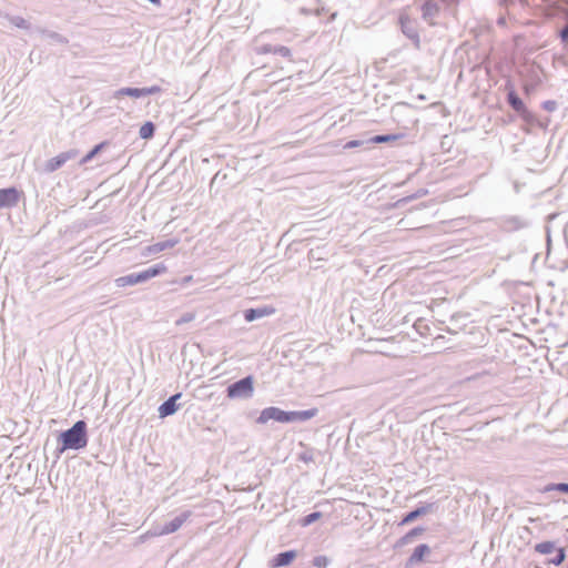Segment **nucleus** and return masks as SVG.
Here are the masks:
<instances>
[{
  "instance_id": "obj_1",
  "label": "nucleus",
  "mask_w": 568,
  "mask_h": 568,
  "mask_svg": "<svg viewBox=\"0 0 568 568\" xmlns=\"http://www.w3.org/2000/svg\"><path fill=\"white\" fill-rule=\"evenodd\" d=\"M88 425L84 420L75 422L70 428L58 436L57 458L65 450H80L88 445Z\"/></svg>"
},
{
  "instance_id": "obj_2",
  "label": "nucleus",
  "mask_w": 568,
  "mask_h": 568,
  "mask_svg": "<svg viewBox=\"0 0 568 568\" xmlns=\"http://www.w3.org/2000/svg\"><path fill=\"white\" fill-rule=\"evenodd\" d=\"M166 271V266L164 263H156L152 266L142 270L140 272L130 273L124 276H120L115 280V285L118 287L132 286L139 283H144L155 276L163 274Z\"/></svg>"
},
{
  "instance_id": "obj_3",
  "label": "nucleus",
  "mask_w": 568,
  "mask_h": 568,
  "mask_svg": "<svg viewBox=\"0 0 568 568\" xmlns=\"http://www.w3.org/2000/svg\"><path fill=\"white\" fill-rule=\"evenodd\" d=\"M254 393V381L253 376H245L232 384L226 388V395L229 398H250Z\"/></svg>"
},
{
  "instance_id": "obj_4",
  "label": "nucleus",
  "mask_w": 568,
  "mask_h": 568,
  "mask_svg": "<svg viewBox=\"0 0 568 568\" xmlns=\"http://www.w3.org/2000/svg\"><path fill=\"white\" fill-rule=\"evenodd\" d=\"M292 410L286 412L275 406H270L264 408L260 416L256 419L258 424H266L268 420L273 419L278 423H291Z\"/></svg>"
},
{
  "instance_id": "obj_5",
  "label": "nucleus",
  "mask_w": 568,
  "mask_h": 568,
  "mask_svg": "<svg viewBox=\"0 0 568 568\" xmlns=\"http://www.w3.org/2000/svg\"><path fill=\"white\" fill-rule=\"evenodd\" d=\"M161 92V88L159 85H152L148 88H121L114 91L113 98L119 99L121 97L128 95L131 98L140 99L148 95L156 94Z\"/></svg>"
},
{
  "instance_id": "obj_6",
  "label": "nucleus",
  "mask_w": 568,
  "mask_h": 568,
  "mask_svg": "<svg viewBox=\"0 0 568 568\" xmlns=\"http://www.w3.org/2000/svg\"><path fill=\"white\" fill-rule=\"evenodd\" d=\"M79 151L77 149H70L68 151L61 152L45 162L44 171L47 173H52L59 170L68 161L77 159Z\"/></svg>"
},
{
  "instance_id": "obj_7",
  "label": "nucleus",
  "mask_w": 568,
  "mask_h": 568,
  "mask_svg": "<svg viewBox=\"0 0 568 568\" xmlns=\"http://www.w3.org/2000/svg\"><path fill=\"white\" fill-rule=\"evenodd\" d=\"M192 516V513L190 510H184L176 517H174L172 520L165 523L163 526H161L160 530L155 532V535L163 536V535H170L175 531H178L182 525L187 521V519Z\"/></svg>"
},
{
  "instance_id": "obj_8",
  "label": "nucleus",
  "mask_w": 568,
  "mask_h": 568,
  "mask_svg": "<svg viewBox=\"0 0 568 568\" xmlns=\"http://www.w3.org/2000/svg\"><path fill=\"white\" fill-rule=\"evenodd\" d=\"M399 24L404 36L412 40L414 44L418 48L420 38L416 23L413 20H410L408 16L402 14L399 17Z\"/></svg>"
},
{
  "instance_id": "obj_9",
  "label": "nucleus",
  "mask_w": 568,
  "mask_h": 568,
  "mask_svg": "<svg viewBox=\"0 0 568 568\" xmlns=\"http://www.w3.org/2000/svg\"><path fill=\"white\" fill-rule=\"evenodd\" d=\"M20 194L16 187L0 189V209H11L19 202Z\"/></svg>"
},
{
  "instance_id": "obj_10",
  "label": "nucleus",
  "mask_w": 568,
  "mask_h": 568,
  "mask_svg": "<svg viewBox=\"0 0 568 568\" xmlns=\"http://www.w3.org/2000/svg\"><path fill=\"white\" fill-rule=\"evenodd\" d=\"M182 397V393H176L170 396L166 400H164L158 408L159 416L164 418L168 416L174 415L180 405L178 404V399Z\"/></svg>"
},
{
  "instance_id": "obj_11",
  "label": "nucleus",
  "mask_w": 568,
  "mask_h": 568,
  "mask_svg": "<svg viewBox=\"0 0 568 568\" xmlns=\"http://www.w3.org/2000/svg\"><path fill=\"white\" fill-rule=\"evenodd\" d=\"M430 547L427 545V544H420L418 545L413 554L408 557V559L406 560V564L405 566L407 568H413L415 567L416 565L420 564L422 561H424V558L426 555H429L430 554Z\"/></svg>"
},
{
  "instance_id": "obj_12",
  "label": "nucleus",
  "mask_w": 568,
  "mask_h": 568,
  "mask_svg": "<svg viewBox=\"0 0 568 568\" xmlns=\"http://www.w3.org/2000/svg\"><path fill=\"white\" fill-rule=\"evenodd\" d=\"M296 556L297 551L293 549L278 552L270 560V566L273 568L288 566L296 558Z\"/></svg>"
},
{
  "instance_id": "obj_13",
  "label": "nucleus",
  "mask_w": 568,
  "mask_h": 568,
  "mask_svg": "<svg viewBox=\"0 0 568 568\" xmlns=\"http://www.w3.org/2000/svg\"><path fill=\"white\" fill-rule=\"evenodd\" d=\"M422 18L432 23L433 19L439 14L440 7L435 0H426L422 7Z\"/></svg>"
},
{
  "instance_id": "obj_14",
  "label": "nucleus",
  "mask_w": 568,
  "mask_h": 568,
  "mask_svg": "<svg viewBox=\"0 0 568 568\" xmlns=\"http://www.w3.org/2000/svg\"><path fill=\"white\" fill-rule=\"evenodd\" d=\"M434 507V504H426V505H422L417 508H415L414 510L407 513L403 519L399 521V526H404V525H407L412 521H414L415 519H417L418 517L429 513Z\"/></svg>"
},
{
  "instance_id": "obj_15",
  "label": "nucleus",
  "mask_w": 568,
  "mask_h": 568,
  "mask_svg": "<svg viewBox=\"0 0 568 568\" xmlns=\"http://www.w3.org/2000/svg\"><path fill=\"white\" fill-rule=\"evenodd\" d=\"M274 313L272 307H256V308H247L244 311V320L246 322H253L255 320L262 318L264 316H268Z\"/></svg>"
},
{
  "instance_id": "obj_16",
  "label": "nucleus",
  "mask_w": 568,
  "mask_h": 568,
  "mask_svg": "<svg viewBox=\"0 0 568 568\" xmlns=\"http://www.w3.org/2000/svg\"><path fill=\"white\" fill-rule=\"evenodd\" d=\"M507 102L511 106V109L514 111H516L517 113H519L521 115H525L526 113H528V110H527L525 103L518 97V94L516 93V91L514 89H510L509 92L507 93Z\"/></svg>"
},
{
  "instance_id": "obj_17",
  "label": "nucleus",
  "mask_w": 568,
  "mask_h": 568,
  "mask_svg": "<svg viewBox=\"0 0 568 568\" xmlns=\"http://www.w3.org/2000/svg\"><path fill=\"white\" fill-rule=\"evenodd\" d=\"M425 531V528L424 527H420V526H417V527H414L413 529H410L408 532H406L403 537H400L396 542H395V548H402L404 547L405 545L409 544L413 541V539L417 536H420L423 532Z\"/></svg>"
},
{
  "instance_id": "obj_18",
  "label": "nucleus",
  "mask_w": 568,
  "mask_h": 568,
  "mask_svg": "<svg viewBox=\"0 0 568 568\" xmlns=\"http://www.w3.org/2000/svg\"><path fill=\"white\" fill-rule=\"evenodd\" d=\"M178 243H179L178 239H170V240H165V241H160V242H156V243L148 246L146 251L150 254H158V253L163 252V251H165L168 248L174 247Z\"/></svg>"
},
{
  "instance_id": "obj_19",
  "label": "nucleus",
  "mask_w": 568,
  "mask_h": 568,
  "mask_svg": "<svg viewBox=\"0 0 568 568\" xmlns=\"http://www.w3.org/2000/svg\"><path fill=\"white\" fill-rule=\"evenodd\" d=\"M405 136L404 133H393V134H378L374 135L371 139L367 140L368 143L374 144H381V143H388L394 142L403 139Z\"/></svg>"
},
{
  "instance_id": "obj_20",
  "label": "nucleus",
  "mask_w": 568,
  "mask_h": 568,
  "mask_svg": "<svg viewBox=\"0 0 568 568\" xmlns=\"http://www.w3.org/2000/svg\"><path fill=\"white\" fill-rule=\"evenodd\" d=\"M317 409L311 408L306 410H292L291 423L305 422L316 416Z\"/></svg>"
},
{
  "instance_id": "obj_21",
  "label": "nucleus",
  "mask_w": 568,
  "mask_h": 568,
  "mask_svg": "<svg viewBox=\"0 0 568 568\" xmlns=\"http://www.w3.org/2000/svg\"><path fill=\"white\" fill-rule=\"evenodd\" d=\"M1 16L6 18L12 26L19 29L28 30L30 28V23L20 16H10L8 13Z\"/></svg>"
},
{
  "instance_id": "obj_22",
  "label": "nucleus",
  "mask_w": 568,
  "mask_h": 568,
  "mask_svg": "<svg viewBox=\"0 0 568 568\" xmlns=\"http://www.w3.org/2000/svg\"><path fill=\"white\" fill-rule=\"evenodd\" d=\"M155 133V125L151 121H146L139 131V135L143 140H149L154 136Z\"/></svg>"
},
{
  "instance_id": "obj_23",
  "label": "nucleus",
  "mask_w": 568,
  "mask_h": 568,
  "mask_svg": "<svg viewBox=\"0 0 568 568\" xmlns=\"http://www.w3.org/2000/svg\"><path fill=\"white\" fill-rule=\"evenodd\" d=\"M535 551L541 555H548L555 551L556 545L554 541L547 540L536 544L534 547Z\"/></svg>"
},
{
  "instance_id": "obj_24",
  "label": "nucleus",
  "mask_w": 568,
  "mask_h": 568,
  "mask_svg": "<svg viewBox=\"0 0 568 568\" xmlns=\"http://www.w3.org/2000/svg\"><path fill=\"white\" fill-rule=\"evenodd\" d=\"M41 33L54 43L67 44L69 42L64 36L55 31L42 30Z\"/></svg>"
},
{
  "instance_id": "obj_25",
  "label": "nucleus",
  "mask_w": 568,
  "mask_h": 568,
  "mask_svg": "<svg viewBox=\"0 0 568 568\" xmlns=\"http://www.w3.org/2000/svg\"><path fill=\"white\" fill-rule=\"evenodd\" d=\"M559 491L562 494H568V483H551L544 487V493H550V491Z\"/></svg>"
},
{
  "instance_id": "obj_26",
  "label": "nucleus",
  "mask_w": 568,
  "mask_h": 568,
  "mask_svg": "<svg viewBox=\"0 0 568 568\" xmlns=\"http://www.w3.org/2000/svg\"><path fill=\"white\" fill-rule=\"evenodd\" d=\"M105 145V142L97 144L91 151H89L81 160L79 161L80 165H83L90 162Z\"/></svg>"
},
{
  "instance_id": "obj_27",
  "label": "nucleus",
  "mask_w": 568,
  "mask_h": 568,
  "mask_svg": "<svg viewBox=\"0 0 568 568\" xmlns=\"http://www.w3.org/2000/svg\"><path fill=\"white\" fill-rule=\"evenodd\" d=\"M556 556L549 559V564L560 566L566 559V551L564 548H556Z\"/></svg>"
},
{
  "instance_id": "obj_28",
  "label": "nucleus",
  "mask_w": 568,
  "mask_h": 568,
  "mask_svg": "<svg viewBox=\"0 0 568 568\" xmlns=\"http://www.w3.org/2000/svg\"><path fill=\"white\" fill-rule=\"evenodd\" d=\"M427 194V190H424V189H420L418 190L416 193L412 194V195H408V196H405L400 200H398L396 203H395V206H399L404 203H408L410 202L412 200L414 199H417V197H420L423 195Z\"/></svg>"
},
{
  "instance_id": "obj_29",
  "label": "nucleus",
  "mask_w": 568,
  "mask_h": 568,
  "mask_svg": "<svg viewBox=\"0 0 568 568\" xmlns=\"http://www.w3.org/2000/svg\"><path fill=\"white\" fill-rule=\"evenodd\" d=\"M273 54H278L283 58L291 59L292 52L291 49L285 45H274L273 47Z\"/></svg>"
},
{
  "instance_id": "obj_30",
  "label": "nucleus",
  "mask_w": 568,
  "mask_h": 568,
  "mask_svg": "<svg viewBox=\"0 0 568 568\" xmlns=\"http://www.w3.org/2000/svg\"><path fill=\"white\" fill-rule=\"evenodd\" d=\"M321 517H322V513L321 511H313V513L306 515L305 517H303L302 525L303 526H310L313 523H315L316 520H318Z\"/></svg>"
},
{
  "instance_id": "obj_31",
  "label": "nucleus",
  "mask_w": 568,
  "mask_h": 568,
  "mask_svg": "<svg viewBox=\"0 0 568 568\" xmlns=\"http://www.w3.org/2000/svg\"><path fill=\"white\" fill-rule=\"evenodd\" d=\"M312 562L316 568H327L329 565V559L326 556L320 555L315 556Z\"/></svg>"
},
{
  "instance_id": "obj_32",
  "label": "nucleus",
  "mask_w": 568,
  "mask_h": 568,
  "mask_svg": "<svg viewBox=\"0 0 568 568\" xmlns=\"http://www.w3.org/2000/svg\"><path fill=\"white\" fill-rule=\"evenodd\" d=\"M273 47H274V44H271V43L261 44L256 48V53L257 54L273 53Z\"/></svg>"
},
{
  "instance_id": "obj_33",
  "label": "nucleus",
  "mask_w": 568,
  "mask_h": 568,
  "mask_svg": "<svg viewBox=\"0 0 568 568\" xmlns=\"http://www.w3.org/2000/svg\"><path fill=\"white\" fill-rule=\"evenodd\" d=\"M557 102L555 100H546L542 102V109L548 112H554L557 110Z\"/></svg>"
},
{
  "instance_id": "obj_34",
  "label": "nucleus",
  "mask_w": 568,
  "mask_h": 568,
  "mask_svg": "<svg viewBox=\"0 0 568 568\" xmlns=\"http://www.w3.org/2000/svg\"><path fill=\"white\" fill-rule=\"evenodd\" d=\"M194 318H195V316H194L193 313H185L179 320H176L175 324L178 326H180V325H182L184 323L192 322Z\"/></svg>"
},
{
  "instance_id": "obj_35",
  "label": "nucleus",
  "mask_w": 568,
  "mask_h": 568,
  "mask_svg": "<svg viewBox=\"0 0 568 568\" xmlns=\"http://www.w3.org/2000/svg\"><path fill=\"white\" fill-rule=\"evenodd\" d=\"M559 38L561 42H568V22L564 26V28L559 31Z\"/></svg>"
},
{
  "instance_id": "obj_36",
  "label": "nucleus",
  "mask_w": 568,
  "mask_h": 568,
  "mask_svg": "<svg viewBox=\"0 0 568 568\" xmlns=\"http://www.w3.org/2000/svg\"><path fill=\"white\" fill-rule=\"evenodd\" d=\"M363 144H364V141H362V140H351L344 145V149H354V148H358Z\"/></svg>"
},
{
  "instance_id": "obj_37",
  "label": "nucleus",
  "mask_w": 568,
  "mask_h": 568,
  "mask_svg": "<svg viewBox=\"0 0 568 568\" xmlns=\"http://www.w3.org/2000/svg\"><path fill=\"white\" fill-rule=\"evenodd\" d=\"M503 2L505 4H515L517 2H519L521 6H526L527 4V0H503Z\"/></svg>"
},
{
  "instance_id": "obj_38",
  "label": "nucleus",
  "mask_w": 568,
  "mask_h": 568,
  "mask_svg": "<svg viewBox=\"0 0 568 568\" xmlns=\"http://www.w3.org/2000/svg\"><path fill=\"white\" fill-rule=\"evenodd\" d=\"M193 281V276L192 275H186L184 276L181 281H180V284L182 286H185L187 285L189 283H191Z\"/></svg>"
},
{
  "instance_id": "obj_39",
  "label": "nucleus",
  "mask_w": 568,
  "mask_h": 568,
  "mask_svg": "<svg viewBox=\"0 0 568 568\" xmlns=\"http://www.w3.org/2000/svg\"><path fill=\"white\" fill-rule=\"evenodd\" d=\"M148 1L151 2L155 7H161V4H162L161 0H148Z\"/></svg>"
},
{
  "instance_id": "obj_40",
  "label": "nucleus",
  "mask_w": 568,
  "mask_h": 568,
  "mask_svg": "<svg viewBox=\"0 0 568 568\" xmlns=\"http://www.w3.org/2000/svg\"><path fill=\"white\" fill-rule=\"evenodd\" d=\"M497 24H498V26H505V24H506V19H505L504 17L499 18V19L497 20Z\"/></svg>"
},
{
  "instance_id": "obj_41",
  "label": "nucleus",
  "mask_w": 568,
  "mask_h": 568,
  "mask_svg": "<svg viewBox=\"0 0 568 568\" xmlns=\"http://www.w3.org/2000/svg\"><path fill=\"white\" fill-rule=\"evenodd\" d=\"M301 458H302V460H304V462H308V460H311V459H312L311 457H307L306 455H303Z\"/></svg>"
}]
</instances>
